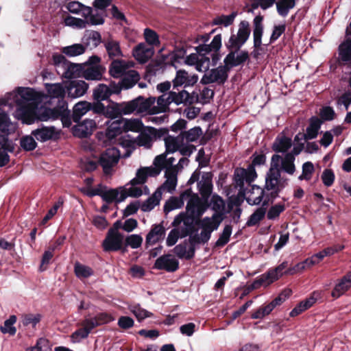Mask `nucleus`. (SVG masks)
<instances>
[{"instance_id": "1", "label": "nucleus", "mask_w": 351, "mask_h": 351, "mask_svg": "<svg viewBox=\"0 0 351 351\" xmlns=\"http://www.w3.org/2000/svg\"><path fill=\"white\" fill-rule=\"evenodd\" d=\"M280 158L278 155L272 156L271 167L266 173L264 189L258 185L252 184L239 195L243 197L248 204L259 205L262 202H263L265 190L269 192V196L265 198L274 199L278 197L280 192L287 185L288 180L281 177L278 165L274 163L275 160H278Z\"/></svg>"}, {"instance_id": "2", "label": "nucleus", "mask_w": 351, "mask_h": 351, "mask_svg": "<svg viewBox=\"0 0 351 351\" xmlns=\"http://www.w3.org/2000/svg\"><path fill=\"white\" fill-rule=\"evenodd\" d=\"M250 24L242 21L239 25L237 34H232L225 46L228 51L223 59V64L230 71L234 68L243 64L249 59V53L241 48L248 40L250 35Z\"/></svg>"}, {"instance_id": "3", "label": "nucleus", "mask_w": 351, "mask_h": 351, "mask_svg": "<svg viewBox=\"0 0 351 351\" xmlns=\"http://www.w3.org/2000/svg\"><path fill=\"white\" fill-rule=\"evenodd\" d=\"M222 36L221 34L215 35L210 43L201 44L195 47L196 53H191L187 56L184 62L190 66H195V69L199 72H205L210 66V58L208 54L212 53L213 61L216 62L219 58L217 53L222 45Z\"/></svg>"}, {"instance_id": "4", "label": "nucleus", "mask_w": 351, "mask_h": 351, "mask_svg": "<svg viewBox=\"0 0 351 351\" xmlns=\"http://www.w3.org/2000/svg\"><path fill=\"white\" fill-rule=\"evenodd\" d=\"M37 95L36 92L30 88L19 87L15 92L8 93L4 98L0 101L1 106H8L12 107L14 104L17 106L15 111V117L21 120L23 123L30 124L27 121L19 115L20 110L35 109V112L39 110L42 107L38 108L36 104ZM37 114V112H36Z\"/></svg>"}, {"instance_id": "5", "label": "nucleus", "mask_w": 351, "mask_h": 351, "mask_svg": "<svg viewBox=\"0 0 351 351\" xmlns=\"http://www.w3.org/2000/svg\"><path fill=\"white\" fill-rule=\"evenodd\" d=\"M35 109L20 110L18 114L25 118L28 123H33L35 121H48L60 119L63 127L69 128L71 125L70 110L62 106L61 108H41L36 114Z\"/></svg>"}, {"instance_id": "6", "label": "nucleus", "mask_w": 351, "mask_h": 351, "mask_svg": "<svg viewBox=\"0 0 351 351\" xmlns=\"http://www.w3.org/2000/svg\"><path fill=\"white\" fill-rule=\"evenodd\" d=\"M223 218L219 213H214L212 217H205L197 222V225L201 229L199 234L190 237V242L194 244L207 243L213 231L217 230L220 226Z\"/></svg>"}, {"instance_id": "7", "label": "nucleus", "mask_w": 351, "mask_h": 351, "mask_svg": "<svg viewBox=\"0 0 351 351\" xmlns=\"http://www.w3.org/2000/svg\"><path fill=\"white\" fill-rule=\"evenodd\" d=\"M53 62L59 75L66 79L82 77L83 66L69 61L62 54H54Z\"/></svg>"}, {"instance_id": "8", "label": "nucleus", "mask_w": 351, "mask_h": 351, "mask_svg": "<svg viewBox=\"0 0 351 351\" xmlns=\"http://www.w3.org/2000/svg\"><path fill=\"white\" fill-rule=\"evenodd\" d=\"M255 168L249 166L247 169L237 168L234 172V183L235 188L238 189V195L243 193L256 178Z\"/></svg>"}, {"instance_id": "9", "label": "nucleus", "mask_w": 351, "mask_h": 351, "mask_svg": "<svg viewBox=\"0 0 351 351\" xmlns=\"http://www.w3.org/2000/svg\"><path fill=\"white\" fill-rule=\"evenodd\" d=\"M167 131L164 129L157 130L153 127H147L142 130L138 136L134 140V143L138 146L150 148L153 142L157 139L165 136Z\"/></svg>"}, {"instance_id": "10", "label": "nucleus", "mask_w": 351, "mask_h": 351, "mask_svg": "<svg viewBox=\"0 0 351 351\" xmlns=\"http://www.w3.org/2000/svg\"><path fill=\"white\" fill-rule=\"evenodd\" d=\"M120 152L115 147L108 148L99 156V164L101 166L106 175L112 173L113 167L118 163Z\"/></svg>"}, {"instance_id": "11", "label": "nucleus", "mask_w": 351, "mask_h": 351, "mask_svg": "<svg viewBox=\"0 0 351 351\" xmlns=\"http://www.w3.org/2000/svg\"><path fill=\"white\" fill-rule=\"evenodd\" d=\"M229 72L230 71L224 64L220 65L215 69L205 71L200 82L202 84H209L212 83L223 84L228 78Z\"/></svg>"}, {"instance_id": "12", "label": "nucleus", "mask_w": 351, "mask_h": 351, "mask_svg": "<svg viewBox=\"0 0 351 351\" xmlns=\"http://www.w3.org/2000/svg\"><path fill=\"white\" fill-rule=\"evenodd\" d=\"M288 266V262L284 261L276 268L269 270L267 273L263 274L258 280H255L252 285L253 288H256L259 285H268L275 280H278L283 274L285 269Z\"/></svg>"}, {"instance_id": "13", "label": "nucleus", "mask_w": 351, "mask_h": 351, "mask_svg": "<svg viewBox=\"0 0 351 351\" xmlns=\"http://www.w3.org/2000/svg\"><path fill=\"white\" fill-rule=\"evenodd\" d=\"M186 214L192 219L198 218L205 212L206 207L197 194L193 193L190 189V196L187 197Z\"/></svg>"}, {"instance_id": "14", "label": "nucleus", "mask_w": 351, "mask_h": 351, "mask_svg": "<svg viewBox=\"0 0 351 351\" xmlns=\"http://www.w3.org/2000/svg\"><path fill=\"white\" fill-rule=\"evenodd\" d=\"M124 244V235L122 233H114L112 230L108 231L102 247L105 252H117L121 250Z\"/></svg>"}, {"instance_id": "15", "label": "nucleus", "mask_w": 351, "mask_h": 351, "mask_svg": "<svg viewBox=\"0 0 351 351\" xmlns=\"http://www.w3.org/2000/svg\"><path fill=\"white\" fill-rule=\"evenodd\" d=\"M338 59L343 64L351 63V21L346 28L344 40L339 45Z\"/></svg>"}, {"instance_id": "16", "label": "nucleus", "mask_w": 351, "mask_h": 351, "mask_svg": "<svg viewBox=\"0 0 351 351\" xmlns=\"http://www.w3.org/2000/svg\"><path fill=\"white\" fill-rule=\"evenodd\" d=\"M193 220L184 213H180L175 217L172 226L181 234V238H184L192 232Z\"/></svg>"}, {"instance_id": "17", "label": "nucleus", "mask_w": 351, "mask_h": 351, "mask_svg": "<svg viewBox=\"0 0 351 351\" xmlns=\"http://www.w3.org/2000/svg\"><path fill=\"white\" fill-rule=\"evenodd\" d=\"M154 268L167 272H174L179 268V261L173 254H163L156 260Z\"/></svg>"}, {"instance_id": "18", "label": "nucleus", "mask_w": 351, "mask_h": 351, "mask_svg": "<svg viewBox=\"0 0 351 351\" xmlns=\"http://www.w3.org/2000/svg\"><path fill=\"white\" fill-rule=\"evenodd\" d=\"M198 80L196 74L189 73L184 69L176 71V76L172 80L173 88L183 86L184 88L193 86Z\"/></svg>"}, {"instance_id": "19", "label": "nucleus", "mask_w": 351, "mask_h": 351, "mask_svg": "<svg viewBox=\"0 0 351 351\" xmlns=\"http://www.w3.org/2000/svg\"><path fill=\"white\" fill-rule=\"evenodd\" d=\"M107 11H101L94 7L83 9V17L86 19L88 25H101L105 22Z\"/></svg>"}, {"instance_id": "20", "label": "nucleus", "mask_w": 351, "mask_h": 351, "mask_svg": "<svg viewBox=\"0 0 351 351\" xmlns=\"http://www.w3.org/2000/svg\"><path fill=\"white\" fill-rule=\"evenodd\" d=\"M165 234L166 229L162 223L152 225L145 238L146 247L162 242L165 237Z\"/></svg>"}, {"instance_id": "21", "label": "nucleus", "mask_w": 351, "mask_h": 351, "mask_svg": "<svg viewBox=\"0 0 351 351\" xmlns=\"http://www.w3.org/2000/svg\"><path fill=\"white\" fill-rule=\"evenodd\" d=\"M32 135L40 142H46L58 138L59 132L54 126L42 125L32 131Z\"/></svg>"}, {"instance_id": "22", "label": "nucleus", "mask_w": 351, "mask_h": 351, "mask_svg": "<svg viewBox=\"0 0 351 351\" xmlns=\"http://www.w3.org/2000/svg\"><path fill=\"white\" fill-rule=\"evenodd\" d=\"M149 189L147 186H143L141 184H128L125 188L120 193V197L118 202L125 200L127 197H138L143 193L148 194Z\"/></svg>"}, {"instance_id": "23", "label": "nucleus", "mask_w": 351, "mask_h": 351, "mask_svg": "<svg viewBox=\"0 0 351 351\" xmlns=\"http://www.w3.org/2000/svg\"><path fill=\"white\" fill-rule=\"evenodd\" d=\"M154 47L149 46L145 43H140L133 49V56L139 63L147 62L154 55Z\"/></svg>"}, {"instance_id": "24", "label": "nucleus", "mask_w": 351, "mask_h": 351, "mask_svg": "<svg viewBox=\"0 0 351 351\" xmlns=\"http://www.w3.org/2000/svg\"><path fill=\"white\" fill-rule=\"evenodd\" d=\"M96 127V121L93 119H86L82 123L75 125L73 128V133L75 136L84 138L90 135Z\"/></svg>"}, {"instance_id": "25", "label": "nucleus", "mask_w": 351, "mask_h": 351, "mask_svg": "<svg viewBox=\"0 0 351 351\" xmlns=\"http://www.w3.org/2000/svg\"><path fill=\"white\" fill-rule=\"evenodd\" d=\"M88 84L83 80L71 81L66 86L68 97L75 99L82 97L87 92Z\"/></svg>"}, {"instance_id": "26", "label": "nucleus", "mask_w": 351, "mask_h": 351, "mask_svg": "<svg viewBox=\"0 0 351 351\" xmlns=\"http://www.w3.org/2000/svg\"><path fill=\"white\" fill-rule=\"evenodd\" d=\"M176 159L173 157H167L166 153L157 156L154 160V165L160 169V173L162 170L173 171H178V165H174Z\"/></svg>"}, {"instance_id": "27", "label": "nucleus", "mask_w": 351, "mask_h": 351, "mask_svg": "<svg viewBox=\"0 0 351 351\" xmlns=\"http://www.w3.org/2000/svg\"><path fill=\"white\" fill-rule=\"evenodd\" d=\"M160 174V169H158L156 166L149 167H141L136 171V176L131 181L130 183L143 184L146 182L148 177H155Z\"/></svg>"}, {"instance_id": "28", "label": "nucleus", "mask_w": 351, "mask_h": 351, "mask_svg": "<svg viewBox=\"0 0 351 351\" xmlns=\"http://www.w3.org/2000/svg\"><path fill=\"white\" fill-rule=\"evenodd\" d=\"M212 177L210 172L204 173L201 180L197 182L199 193L206 199L209 197L213 191Z\"/></svg>"}, {"instance_id": "29", "label": "nucleus", "mask_w": 351, "mask_h": 351, "mask_svg": "<svg viewBox=\"0 0 351 351\" xmlns=\"http://www.w3.org/2000/svg\"><path fill=\"white\" fill-rule=\"evenodd\" d=\"M120 88L114 86L113 88H110L104 84H99L94 90L93 97L97 101H101L108 99L112 93H119Z\"/></svg>"}, {"instance_id": "30", "label": "nucleus", "mask_w": 351, "mask_h": 351, "mask_svg": "<svg viewBox=\"0 0 351 351\" xmlns=\"http://www.w3.org/2000/svg\"><path fill=\"white\" fill-rule=\"evenodd\" d=\"M105 124L108 125L106 135L108 138L112 139L122 133L124 128V119L119 118L114 121L108 120Z\"/></svg>"}, {"instance_id": "31", "label": "nucleus", "mask_w": 351, "mask_h": 351, "mask_svg": "<svg viewBox=\"0 0 351 351\" xmlns=\"http://www.w3.org/2000/svg\"><path fill=\"white\" fill-rule=\"evenodd\" d=\"M178 172L177 171H165V177L166 178L164 183L156 191L160 192L167 191L172 193L176 189L178 183Z\"/></svg>"}, {"instance_id": "32", "label": "nucleus", "mask_w": 351, "mask_h": 351, "mask_svg": "<svg viewBox=\"0 0 351 351\" xmlns=\"http://www.w3.org/2000/svg\"><path fill=\"white\" fill-rule=\"evenodd\" d=\"M189 196H190V189H186L180 194V197H173L170 198L166 202L164 206V210L168 213L173 210L181 208Z\"/></svg>"}, {"instance_id": "33", "label": "nucleus", "mask_w": 351, "mask_h": 351, "mask_svg": "<svg viewBox=\"0 0 351 351\" xmlns=\"http://www.w3.org/2000/svg\"><path fill=\"white\" fill-rule=\"evenodd\" d=\"M104 45L110 59H118L123 56L119 41L108 38L104 42Z\"/></svg>"}, {"instance_id": "34", "label": "nucleus", "mask_w": 351, "mask_h": 351, "mask_svg": "<svg viewBox=\"0 0 351 351\" xmlns=\"http://www.w3.org/2000/svg\"><path fill=\"white\" fill-rule=\"evenodd\" d=\"M263 16L261 15L256 16L253 20V38L254 47H259L262 44V36L263 33Z\"/></svg>"}, {"instance_id": "35", "label": "nucleus", "mask_w": 351, "mask_h": 351, "mask_svg": "<svg viewBox=\"0 0 351 351\" xmlns=\"http://www.w3.org/2000/svg\"><path fill=\"white\" fill-rule=\"evenodd\" d=\"M171 103L176 105L184 104L190 105L194 103L195 99L193 95H191L186 90H182L179 93L170 91Z\"/></svg>"}, {"instance_id": "36", "label": "nucleus", "mask_w": 351, "mask_h": 351, "mask_svg": "<svg viewBox=\"0 0 351 351\" xmlns=\"http://www.w3.org/2000/svg\"><path fill=\"white\" fill-rule=\"evenodd\" d=\"M91 110V103L86 101L77 102L73 107L72 119L75 123L80 122L81 118Z\"/></svg>"}, {"instance_id": "37", "label": "nucleus", "mask_w": 351, "mask_h": 351, "mask_svg": "<svg viewBox=\"0 0 351 351\" xmlns=\"http://www.w3.org/2000/svg\"><path fill=\"white\" fill-rule=\"evenodd\" d=\"M351 287V271L343 276L332 291V296L338 298Z\"/></svg>"}, {"instance_id": "38", "label": "nucleus", "mask_w": 351, "mask_h": 351, "mask_svg": "<svg viewBox=\"0 0 351 351\" xmlns=\"http://www.w3.org/2000/svg\"><path fill=\"white\" fill-rule=\"evenodd\" d=\"M269 199L265 198L261 207L258 208L249 217L246 224L248 226L257 225L265 216L266 208L268 204Z\"/></svg>"}, {"instance_id": "39", "label": "nucleus", "mask_w": 351, "mask_h": 351, "mask_svg": "<svg viewBox=\"0 0 351 351\" xmlns=\"http://www.w3.org/2000/svg\"><path fill=\"white\" fill-rule=\"evenodd\" d=\"M138 73L134 70L129 71L122 77L119 86H117L120 88L128 89L133 87L139 80Z\"/></svg>"}, {"instance_id": "40", "label": "nucleus", "mask_w": 351, "mask_h": 351, "mask_svg": "<svg viewBox=\"0 0 351 351\" xmlns=\"http://www.w3.org/2000/svg\"><path fill=\"white\" fill-rule=\"evenodd\" d=\"M315 294L316 293L314 292L310 298L301 301L298 304L296 305L295 307L291 310L289 315L291 317H295L311 308L317 300V298L315 297Z\"/></svg>"}, {"instance_id": "41", "label": "nucleus", "mask_w": 351, "mask_h": 351, "mask_svg": "<svg viewBox=\"0 0 351 351\" xmlns=\"http://www.w3.org/2000/svg\"><path fill=\"white\" fill-rule=\"evenodd\" d=\"M322 121L313 117L310 120V124L307 127L306 133L303 134L304 140L313 139L317 136L319 130L320 129Z\"/></svg>"}, {"instance_id": "42", "label": "nucleus", "mask_w": 351, "mask_h": 351, "mask_svg": "<svg viewBox=\"0 0 351 351\" xmlns=\"http://www.w3.org/2000/svg\"><path fill=\"white\" fill-rule=\"evenodd\" d=\"M16 125L12 123L7 113L0 108V131L8 134L15 131Z\"/></svg>"}, {"instance_id": "43", "label": "nucleus", "mask_w": 351, "mask_h": 351, "mask_svg": "<svg viewBox=\"0 0 351 351\" xmlns=\"http://www.w3.org/2000/svg\"><path fill=\"white\" fill-rule=\"evenodd\" d=\"M45 86L49 96L51 98L63 99L66 93V87L60 83L46 84Z\"/></svg>"}, {"instance_id": "44", "label": "nucleus", "mask_w": 351, "mask_h": 351, "mask_svg": "<svg viewBox=\"0 0 351 351\" xmlns=\"http://www.w3.org/2000/svg\"><path fill=\"white\" fill-rule=\"evenodd\" d=\"M103 71L99 66H90L86 69L83 67L82 77L87 80L99 81L102 78Z\"/></svg>"}, {"instance_id": "45", "label": "nucleus", "mask_w": 351, "mask_h": 351, "mask_svg": "<svg viewBox=\"0 0 351 351\" xmlns=\"http://www.w3.org/2000/svg\"><path fill=\"white\" fill-rule=\"evenodd\" d=\"M292 146L291 138L284 135L278 136L273 145V149L276 152L285 153Z\"/></svg>"}, {"instance_id": "46", "label": "nucleus", "mask_w": 351, "mask_h": 351, "mask_svg": "<svg viewBox=\"0 0 351 351\" xmlns=\"http://www.w3.org/2000/svg\"><path fill=\"white\" fill-rule=\"evenodd\" d=\"M180 134L182 137L183 143H189L197 141L202 134V130L200 127L197 126L188 131L181 132Z\"/></svg>"}, {"instance_id": "47", "label": "nucleus", "mask_w": 351, "mask_h": 351, "mask_svg": "<svg viewBox=\"0 0 351 351\" xmlns=\"http://www.w3.org/2000/svg\"><path fill=\"white\" fill-rule=\"evenodd\" d=\"M161 197L162 192L156 191L151 197L141 204V209L143 212L151 211L156 206L159 204Z\"/></svg>"}, {"instance_id": "48", "label": "nucleus", "mask_w": 351, "mask_h": 351, "mask_svg": "<svg viewBox=\"0 0 351 351\" xmlns=\"http://www.w3.org/2000/svg\"><path fill=\"white\" fill-rule=\"evenodd\" d=\"M172 104L171 101V95L169 93H165L158 97L157 106H154L152 110V114H157L165 112L168 106Z\"/></svg>"}, {"instance_id": "49", "label": "nucleus", "mask_w": 351, "mask_h": 351, "mask_svg": "<svg viewBox=\"0 0 351 351\" xmlns=\"http://www.w3.org/2000/svg\"><path fill=\"white\" fill-rule=\"evenodd\" d=\"M298 0H278L276 3V10L278 14L285 17L289 11L295 6Z\"/></svg>"}, {"instance_id": "50", "label": "nucleus", "mask_w": 351, "mask_h": 351, "mask_svg": "<svg viewBox=\"0 0 351 351\" xmlns=\"http://www.w3.org/2000/svg\"><path fill=\"white\" fill-rule=\"evenodd\" d=\"M126 69L127 65L125 61L114 59L110 66L109 72L112 77L117 78L124 74Z\"/></svg>"}, {"instance_id": "51", "label": "nucleus", "mask_w": 351, "mask_h": 351, "mask_svg": "<svg viewBox=\"0 0 351 351\" xmlns=\"http://www.w3.org/2000/svg\"><path fill=\"white\" fill-rule=\"evenodd\" d=\"M182 136L179 134L178 136L174 137L168 136L165 137V144L166 152L168 153H173L178 150L180 145L183 143Z\"/></svg>"}, {"instance_id": "52", "label": "nucleus", "mask_w": 351, "mask_h": 351, "mask_svg": "<svg viewBox=\"0 0 351 351\" xmlns=\"http://www.w3.org/2000/svg\"><path fill=\"white\" fill-rule=\"evenodd\" d=\"M295 158L291 154H285L281 160V169L289 175H293L295 172V165L294 164Z\"/></svg>"}, {"instance_id": "53", "label": "nucleus", "mask_w": 351, "mask_h": 351, "mask_svg": "<svg viewBox=\"0 0 351 351\" xmlns=\"http://www.w3.org/2000/svg\"><path fill=\"white\" fill-rule=\"evenodd\" d=\"M86 47L82 44H73L62 47L61 51L69 57H75L83 54Z\"/></svg>"}, {"instance_id": "54", "label": "nucleus", "mask_w": 351, "mask_h": 351, "mask_svg": "<svg viewBox=\"0 0 351 351\" xmlns=\"http://www.w3.org/2000/svg\"><path fill=\"white\" fill-rule=\"evenodd\" d=\"M74 272L79 279L88 278L94 274L93 269L89 266L76 262L74 265Z\"/></svg>"}, {"instance_id": "55", "label": "nucleus", "mask_w": 351, "mask_h": 351, "mask_svg": "<svg viewBox=\"0 0 351 351\" xmlns=\"http://www.w3.org/2000/svg\"><path fill=\"white\" fill-rule=\"evenodd\" d=\"M173 252L179 258L189 260L194 256L195 250L193 247L188 250L186 245L179 244L173 248Z\"/></svg>"}, {"instance_id": "56", "label": "nucleus", "mask_w": 351, "mask_h": 351, "mask_svg": "<svg viewBox=\"0 0 351 351\" xmlns=\"http://www.w3.org/2000/svg\"><path fill=\"white\" fill-rule=\"evenodd\" d=\"M128 309L134 314L138 322L153 316V313L143 308L139 304H130Z\"/></svg>"}, {"instance_id": "57", "label": "nucleus", "mask_w": 351, "mask_h": 351, "mask_svg": "<svg viewBox=\"0 0 351 351\" xmlns=\"http://www.w3.org/2000/svg\"><path fill=\"white\" fill-rule=\"evenodd\" d=\"M237 12H232L229 15H220L213 19V23L215 25H223L228 27L232 25L237 16Z\"/></svg>"}, {"instance_id": "58", "label": "nucleus", "mask_w": 351, "mask_h": 351, "mask_svg": "<svg viewBox=\"0 0 351 351\" xmlns=\"http://www.w3.org/2000/svg\"><path fill=\"white\" fill-rule=\"evenodd\" d=\"M285 210V205L283 203H278L271 206L267 212L266 211L267 218L269 220H276L279 218L280 214Z\"/></svg>"}, {"instance_id": "59", "label": "nucleus", "mask_w": 351, "mask_h": 351, "mask_svg": "<svg viewBox=\"0 0 351 351\" xmlns=\"http://www.w3.org/2000/svg\"><path fill=\"white\" fill-rule=\"evenodd\" d=\"M138 103L136 100L118 104L120 116L121 117L123 114H130L135 110H140V109L138 108Z\"/></svg>"}, {"instance_id": "60", "label": "nucleus", "mask_w": 351, "mask_h": 351, "mask_svg": "<svg viewBox=\"0 0 351 351\" xmlns=\"http://www.w3.org/2000/svg\"><path fill=\"white\" fill-rule=\"evenodd\" d=\"M302 174L299 176L298 180L308 181L312 178L315 172V167L313 162L310 161L305 162L302 167Z\"/></svg>"}, {"instance_id": "61", "label": "nucleus", "mask_w": 351, "mask_h": 351, "mask_svg": "<svg viewBox=\"0 0 351 351\" xmlns=\"http://www.w3.org/2000/svg\"><path fill=\"white\" fill-rule=\"evenodd\" d=\"M143 237L140 234H130L124 237V243L125 246L130 247L132 249L140 247L143 243Z\"/></svg>"}, {"instance_id": "62", "label": "nucleus", "mask_w": 351, "mask_h": 351, "mask_svg": "<svg viewBox=\"0 0 351 351\" xmlns=\"http://www.w3.org/2000/svg\"><path fill=\"white\" fill-rule=\"evenodd\" d=\"M232 231V226L230 225H226L219 239L216 241V245L219 247H222L227 244L230 240Z\"/></svg>"}, {"instance_id": "63", "label": "nucleus", "mask_w": 351, "mask_h": 351, "mask_svg": "<svg viewBox=\"0 0 351 351\" xmlns=\"http://www.w3.org/2000/svg\"><path fill=\"white\" fill-rule=\"evenodd\" d=\"M16 322V317L15 315H11L9 319L4 322L3 326H1V332L3 334L9 333L11 335H14L16 330L13 324Z\"/></svg>"}, {"instance_id": "64", "label": "nucleus", "mask_w": 351, "mask_h": 351, "mask_svg": "<svg viewBox=\"0 0 351 351\" xmlns=\"http://www.w3.org/2000/svg\"><path fill=\"white\" fill-rule=\"evenodd\" d=\"M210 205L216 213L223 212L225 209V202L221 197L218 195H213L211 197Z\"/></svg>"}]
</instances>
